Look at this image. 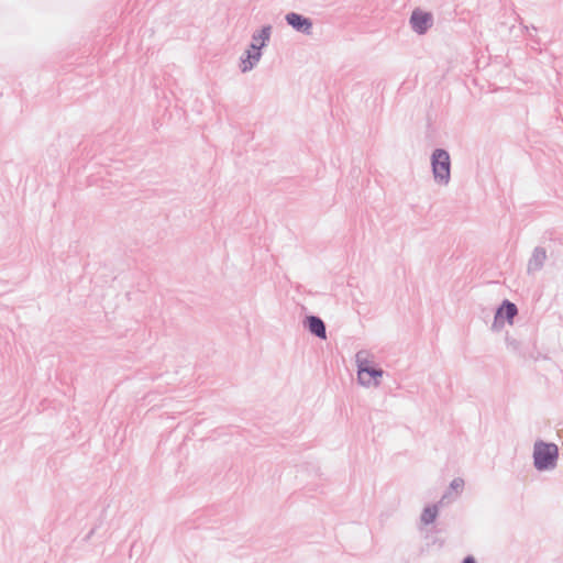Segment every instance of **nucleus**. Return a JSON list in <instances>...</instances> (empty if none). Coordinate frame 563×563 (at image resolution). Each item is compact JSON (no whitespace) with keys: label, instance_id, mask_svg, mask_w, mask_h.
Masks as SVG:
<instances>
[{"label":"nucleus","instance_id":"1","mask_svg":"<svg viewBox=\"0 0 563 563\" xmlns=\"http://www.w3.org/2000/svg\"><path fill=\"white\" fill-rule=\"evenodd\" d=\"M356 382L363 388H378L385 375L376 362L375 355L368 350H360L355 354Z\"/></svg>","mask_w":563,"mask_h":563},{"label":"nucleus","instance_id":"13","mask_svg":"<svg viewBox=\"0 0 563 563\" xmlns=\"http://www.w3.org/2000/svg\"><path fill=\"white\" fill-rule=\"evenodd\" d=\"M547 260V252L542 247H536L532 252V255L528 262V272L534 273L542 268L544 262Z\"/></svg>","mask_w":563,"mask_h":563},{"label":"nucleus","instance_id":"14","mask_svg":"<svg viewBox=\"0 0 563 563\" xmlns=\"http://www.w3.org/2000/svg\"><path fill=\"white\" fill-rule=\"evenodd\" d=\"M463 563H475V560L473 556H467L464 559Z\"/></svg>","mask_w":563,"mask_h":563},{"label":"nucleus","instance_id":"6","mask_svg":"<svg viewBox=\"0 0 563 563\" xmlns=\"http://www.w3.org/2000/svg\"><path fill=\"white\" fill-rule=\"evenodd\" d=\"M285 21L297 33L306 36L313 33V21L308 16L291 11L285 14Z\"/></svg>","mask_w":563,"mask_h":563},{"label":"nucleus","instance_id":"7","mask_svg":"<svg viewBox=\"0 0 563 563\" xmlns=\"http://www.w3.org/2000/svg\"><path fill=\"white\" fill-rule=\"evenodd\" d=\"M263 56V52H257L246 46L238 60V68L241 74H249L255 69Z\"/></svg>","mask_w":563,"mask_h":563},{"label":"nucleus","instance_id":"9","mask_svg":"<svg viewBox=\"0 0 563 563\" xmlns=\"http://www.w3.org/2000/svg\"><path fill=\"white\" fill-rule=\"evenodd\" d=\"M273 27L269 24L263 25L262 27L255 30L251 36V43L247 47L255 49L257 52H262L263 48L267 46L271 41Z\"/></svg>","mask_w":563,"mask_h":563},{"label":"nucleus","instance_id":"12","mask_svg":"<svg viewBox=\"0 0 563 563\" xmlns=\"http://www.w3.org/2000/svg\"><path fill=\"white\" fill-rule=\"evenodd\" d=\"M305 325L308 330L320 339H327V331L324 322L316 316H309L305 320Z\"/></svg>","mask_w":563,"mask_h":563},{"label":"nucleus","instance_id":"2","mask_svg":"<svg viewBox=\"0 0 563 563\" xmlns=\"http://www.w3.org/2000/svg\"><path fill=\"white\" fill-rule=\"evenodd\" d=\"M432 180L438 187H448L452 180V159L450 153L441 147L430 154Z\"/></svg>","mask_w":563,"mask_h":563},{"label":"nucleus","instance_id":"5","mask_svg":"<svg viewBox=\"0 0 563 563\" xmlns=\"http://www.w3.org/2000/svg\"><path fill=\"white\" fill-rule=\"evenodd\" d=\"M433 15L421 9H415L409 19L411 30L419 34H426L433 25Z\"/></svg>","mask_w":563,"mask_h":563},{"label":"nucleus","instance_id":"11","mask_svg":"<svg viewBox=\"0 0 563 563\" xmlns=\"http://www.w3.org/2000/svg\"><path fill=\"white\" fill-rule=\"evenodd\" d=\"M441 504L442 503L429 504L423 507L419 517V521L422 526L432 525L437 520L440 514Z\"/></svg>","mask_w":563,"mask_h":563},{"label":"nucleus","instance_id":"10","mask_svg":"<svg viewBox=\"0 0 563 563\" xmlns=\"http://www.w3.org/2000/svg\"><path fill=\"white\" fill-rule=\"evenodd\" d=\"M465 482L462 477H455L450 482L446 492L442 495L440 503H449L459 497L464 490Z\"/></svg>","mask_w":563,"mask_h":563},{"label":"nucleus","instance_id":"3","mask_svg":"<svg viewBox=\"0 0 563 563\" xmlns=\"http://www.w3.org/2000/svg\"><path fill=\"white\" fill-rule=\"evenodd\" d=\"M532 461L538 472L554 471L559 463V446L552 442L536 441L532 450Z\"/></svg>","mask_w":563,"mask_h":563},{"label":"nucleus","instance_id":"8","mask_svg":"<svg viewBox=\"0 0 563 563\" xmlns=\"http://www.w3.org/2000/svg\"><path fill=\"white\" fill-rule=\"evenodd\" d=\"M273 27L269 24L263 25L262 27L255 30L251 36V43L247 47L255 49L257 52H262L263 48L267 46L271 41Z\"/></svg>","mask_w":563,"mask_h":563},{"label":"nucleus","instance_id":"4","mask_svg":"<svg viewBox=\"0 0 563 563\" xmlns=\"http://www.w3.org/2000/svg\"><path fill=\"white\" fill-rule=\"evenodd\" d=\"M517 314V306L509 300H504L501 305L496 309L490 327L492 331L500 332L506 325H512Z\"/></svg>","mask_w":563,"mask_h":563}]
</instances>
